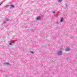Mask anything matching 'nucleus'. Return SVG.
Instances as JSON below:
<instances>
[{
  "label": "nucleus",
  "mask_w": 77,
  "mask_h": 77,
  "mask_svg": "<svg viewBox=\"0 0 77 77\" xmlns=\"http://www.w3.org/2000/svg\"><path fill=\"white\" fill-rule=\"evenodd\" d=\"M8 6H9V5H6L4 6V8H7L8 7Z\"/></svg>",
  "instance_id": "6"
},
{
  "label": "nucleus",
  "mask_w": 77,
  "mask_h": 77,
  "mask_svg": "<svg viewBox=\"0 0 77 77\" xmlns=\"http://www.w3.org/2000/svg\"><path fill=\"white\" fill-rule=\"evenodd\" d=\"M4 65H6L10 66L11 65V64L9 63L6 62L4 63Z\"/></svg>",
  "instance_id": "4"
},
{
  "label": "nucleus",
  "mask_w": 77,
  "mask_h": 77,
  "mask_svg": "<svg viewBox=\"0 0 77 77\" xmlns=\"http://www.w3.org/2000/svg\"><path fill=\"white\" fill-rule=\"evenodd\" d=\"M53 14H54L55 13V11H53Z\"/></svg>",
  "instance_id": "14"
},
{
  "label": "nucleus",
  "mask_w": 77,
  "mask_h": 77,
  "mask_svg": "<svg viewBox=\"0 0 77 77\" xmlns=\"http://www.w3.org/2000/svg\"><path fill=\"white\" fill-rule=\"evenodd\" d=\"M1 5H2V4H0V6Z\"/></svg>",
  "instance_id": "16"
},
{
  "label": "nucleus",
  "mask_w": 77,
  "mask_h": 77,
  "mask_svg": "<svg viewBox=\"0 0 77 77\" xmlns=\"http://www.w3.org/2000/svg\"><path fill=\"white\" fill-rule=\"evenodd\" d=\"M6 21H9V20L8 19H7Z\"/></svg>",
  "instance_id": "11"
},
{
  "label": "nucleus",
  "mask_w": 77,
  "mask_h": 77,
  "mask_svg": "<svg viewBox=\"0 0 77 77\" xmlns=\"http://www.w3.org/2000/svg\"><path fill=\"white\" fill-rule=\"evenodd\" d=\"M66 8H67V7H68V5H67V4H66Z\"/></svg>",
  "instance_id": "12"
},
{
  "label": "nucleus",
  "mask_w": 77,
  "mask_h": 77,
  "mask_svg": "<svg viewBox=\"0 0 77 77\" xmlns=\"http://www.w3.org/2000/svg\"><path fill=\"white\" fill-rule=\"evenodd\" d=\"M11 7H12V8H14V5H11Z\"/></svg>",
  "instance_id": "10"
},
{
  "label": "nucleus",
  "mask_w": 77,
  "mask_h": 77,
  "mask_svg": "<svg viewBox=\"0 0 77 77\" xmlns=\"http://www.w3.org/2000/svg\"><path fill=\"white\" fill-rule=\"evenodd\" d=\"M41 17L39 16V17H37L36 20H41Z\"/></svg>",
  "instance_id": "5"
},
{
  "label": "nucleus",
  "mask_w": 77,
  "mask_h": 77,
  "mask_svg": "<svg viewBox=\"0 0 77 77\" xmlns=\"http://www.w3.org/2000/svg\"><path fill=\"white\" fill-rule=\"evenodd\" d=\"M67 59H69V58H67Z\"/></svg>",
  "instance_id": "15"
},
{
  "label": "nucleus",
  "mask_w": 77,
  "mask_h": 77,
  "mask_svg": "<svg viewBox=\"0 0 77 77\" xmlns=\"http://www.w3.org/2000/svg\"><path fill=\"white\" fill-rule=\"evenodd\" d=\"M65 50L67 51H71V49L70 48H67Z\"/></svg>",
  "instance_id": "3"
},
{
  "label": "nucleus",
  "mask_w": 77,
  "mask_h": 77,
  "mask_svg": "<svg viewBox=\"0 0 77 77\" xmlns=\"http://www.w3.org/2000/svg\"><path fill=\"white\" fill-rule=\"evenodd\" d=\"M63 19L62 18L61 19V20H60V22H61V23H62L63 22Z\"/></svg>",
  "instance_id": "7"
},
{
  "label": "nucleus",
  "mask_w": 77,
  "mask_h": 77,
  "mask_svg": "<svg viewBox=\"0 0 77 77\" xmlns=\"http://www.w3.org/2000/svg\"><path fill=\"white\" fill-rule=\"evenodd\" d=\"M56 13H55V15H56Z\"/></svg>",
  "instance_id": "17"
},
{
  "label": "nucleus",
  "mask_w": 77,
  "mask_h": 77,
  "mask_svg": "<svg viewBox=\"0 0 77 77\" xmlns=\"http://www.w3.org/2000/svg\"><path fill=\"white\" fill-rule=\"evenodd\" d=\"M3 24H5V23H6V22H3Z\"/></svg>",
  "instance_id": "13"
},
{
  "label": "nucleus",
  "mask_w": 77,
  "mask_h": 77,
  "mask_svg": "<svg viewBox=\"0 0 77 77\" xmlns=\"http://www.w3.org/2000/svg\"><path fill=\"white\" fill-rule=\"evenodd\" d=\"M30 52L32 53V54H33V53H34V52H33V51H30Z\"/></svg>",
  "instance_id": "9"
},
{
  "label": "nucleus",
  "mask_w": 77,
  "mask_h": 77,
  "mask_svg": "<svg viewBox=\"0 0 77 77\" xmlns=\"http://www.w3.org/2000/svg\"><path fill=\"white\" fill-rule=\"evenodd\" d=\"M63 54V52L62 51V48H61L60 51H59L57 53V55L58 56H61Z\"/></svg>",
  "instance_id": "1"
},
{
  "label": "nucleus",
  "mask_w": 77,
  "mask_h": 77,
  "mask_svg": "<svg viewBox=\"0 0 77 77\" xmlns=\"http://www.w3.org/2000/svg\"><path fill=\"white\" fill-rule=\"evenodd\" d=\"M58 2L59 3H60V2H62V0H58Z\"/></svg>",
  "instance_id": "8"
},
{
  "label": "nucleus",
  "mask_w": 77,
  "mask_h": 77,
  "mask_svg": "<svg viewBox=\"0 0 77 77\" xmlns=\"http://www.w3.org/2000/svg\"><path fill=\"white\" fill-rule=\"evenodd\" d=\"M13 44H15V41H14L13 40H12L11 41V43H10L9 45H12Z\"/></svg>",
  "instance_id": "2"
}]
</instances>
